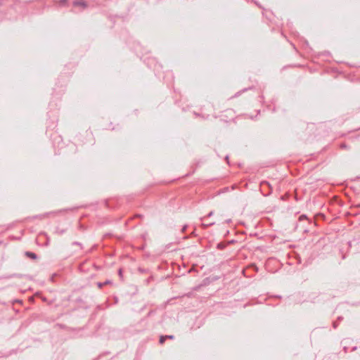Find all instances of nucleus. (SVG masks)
<instances>
[{
	"mask_svg": "<svg viewBox=\"0 0 360 360\" xmlns=\"http://www.w3.org/2000/svg\"><path fill=\"white\" fill-rule=\"evenodd\" d=\"M73 6H81L83 8H85L87 7L86 3L84 1H75L73 2Z\"/></svg>",
	"mask_w": 360,
	"mask_h": 360,
	"instance_id": "f257e3e1",
	"label": "nucleus"
},
{
	"mask_svg": "<svg viewBox=\"0 0 360 360\" xmlns=\"http://www.w3.org/2000/svg\"><path fill=\"white\" fill-rule=\"evenodd\" d=\"M25 255L28 257H30L32 259H36L37 258V255L34 252H26Z\"/></svg>",
	"mask_w": 360,
	"mask_h": 360,
	"instance_id": "f03ea898",
	"label": "nucleus"
},
{
	"mask_svg": "<svg viewBox=\"0 0 360 360\" xmlns=\"http://www.w3.org/2000/svg\"><path fill=\"white\" fill-rule=\"evenodd\" d=\"M111 283V282H110V281H105L104 283H100V282H99V283H97V285H98V287L99 288H101L103 286H104V285H107V284H109V283Z\"/></svg>",
	"mask_w": 360,
	"mask_h": 360,
	"instance_id": "7ed1b4c3",
	"label": "nucleus"
},
{
	"mask_svg": "<svg viewBox=\"0 0 360 360\" xmlns=\"http://www.w3.org/2000/svg\"><path fill=\"white\" fill-rule=\"evenodd\" d=\"M261 186H262V188H263V187H264V186H268V187L271 190V185L269 184V182H267V181H262V182L261 183Z\"/></svg>",
	"mask_w": 360,
	"mask_h": 360,
	"instance_id": "20e7f679",
	"label": "nucleus"
},
{
	"mask_svg": "<svg viewBox=\"0 0 360 360\" xmlns=\"http://www.w3.org/2000/svg\"><path fill=\"white\" fill-rule=\"evenodd\" d=\"M304 220L309 221V219L307 217V216H306V215L302 214V215H301V216L299 217V221H304Z\"/></svg>",
	"mask_w": 360,
	"mask_h": 360,
	"instance_id": "39448f33",
	"label": "nucleus"
},
{
	"mask_svg": "<svg viewBox=\"0 0 360 360\" xmlns=\"http://www.w3.org/2000/svg\"><path fill=\"white\" fill-rule=\"evenodd\" d=\"M225 246L226 245L224 244H223V243H219L217 245V248L219 249V250H222V249H224L225 248Z\"/></svg>",
	"mask_w": 360,
	"mask_h": 360,
	"instance_id": "423d86ee",
	"label": "nucleus"
},
{
	"mask_svg": "<svg viewBox=\"0 0 360 360\" xmlns=\"http://www.w3.org/2000/svg\"><path fill=\"white\" fill-rule=\"evenodd\" d=\"M165 340H166L165 336H161L160 338V343L163 344L165 342Z\"/></svg>",
	"mask_w": 360,
	"mask_h": 360,
	"instance_id": "0eeeda50",
	"label": "nucleus"
},
{
	"mask_svg": "<svg viewBox=\"0 0 360 360\" xmlns=\"http://www.w3.org/2000/svg\"><path fill=\"white\" fill-rule=\"evenodd\" d=\"M67 1H68V0H59L58 1L59 4L61 5H64Z\"/></svg>",
	"mask_w": 360,
	"mask_h": 360,
	"instance_id": "6e6552de",
	"label": "nucleus"
},
{
	"mask_svg": "<svg viewBox=\"0 0 360 360\" xmlns=\"http://www.w3.org/2000/svg\"><path fill=\"white\" fill-rule=\"evenodd\" d=\"M213 224H214V222H212V223H210V224H202V225L203 226H205V227H207L208 226H211V225H213Z\"/></svg>",
	"mask_w": 360,
	"mask_h": 360,
	"instance_id": "1a4fd4ad",
	"label": "nucleus"
},
{
	"mask_svg": "<svg viewBox=\"0 0 360 360\" xmlns=\"http://www.w3.org/2000/svg\"><path fill=\"white\" fill-rule=\"evenodd\" d=\"M165 337H166V339H167V338L168 339H171V340L174 339V336L173 335H165Z\"/></svg>",
	"mask_w": 360,
	"mask_h": 360,
	"instance_id": "9d476101",
	"label": "nucleus"
},
{
	"mask_svg": "<svg viewBox=\"0 0 360 360\" xmlns=\"http://www.w3.org/2000/svg\"><path fill=\"white\" fill-rule=\"evenodd\" d=\"M340 148H347V145H346L345 143H342V144L340 145Z\"/></svg>",
	"mask_w": 360,
	"mask_h": 360,
	"instance_id": "9b49d317",
	"label": "nucleus"
},
{
	"mask_svg": "<svg viewBox=\"0 0 360 360\" xmlns=\"http://www.w3.org/2000/svg\"><path fill=\"white\" fill-rule=\"evenodd\" d=\"M212 215H213V212H212V211H211V212L207 214V217H211V216H212Z\"/></svg>",
	"mask_w": 360,
	"mask_h": 360,
	"instance_id": "f8f14e48",
	"label": "nucleus"
},
{
	"mask_svg": "<svg viewBox=\"0 0 360 360\" xmlns=\"http://www.w3.org/2000/svg\"><path fill=\"white\" fill-rule=\"evenodd\" d=\"M72 245H81V244H80L79 243H78V242H74V243H72Z\"/></svg>",
	"mask_w": 360,
	"mask_h": 360,
	"instance_id": "ddd939ff",
	"label": "nucleus"
},
{
	"mask_svg": "<svg viewBox=\"0 0 360 360\" xmlns=\"http://www.w3.org/2000/svg\"><path fill=\"white\" fill-rule=\"evenodd\" d=\"M187 228V226H184L183 228H182V231L184 232Z\"/></svg>",
	"mask_w": 360,
	"mask_h": 360,
	"instance_id": "4468645a",
	"label": "nucleus"
},
{
	"mask_svg": "<svg viewBox=\"0 0 360 360\" xmlns=\"http://www.w3.org/2000/svg\"><path fill=\"white\" fill-rule=\"evenodd\" d=\"M119 275H120V276H122V269H121L119 270Z\"/></svg>",
	"mask_w": 360,
	"mask_h": 360,
	"instance_id": "2eb2a0df",
	"label": "nucleus"
},
{
	"mask_svg": "<svg viewBox=\"0 0 360 360\" xmlns=\"http://www.w3.org/2000/svg\"><path fill=\"white\" fill-rule=\"evenodd\" d=\"M333 327H334L335 328L337 327V324H336V323H333Z\"/></svg>",
	"mask_w": 360,
	"mask_h": 360,
	"instance_id": "dca6fc26",
	"label": "nucleus"
}]
</instances>
